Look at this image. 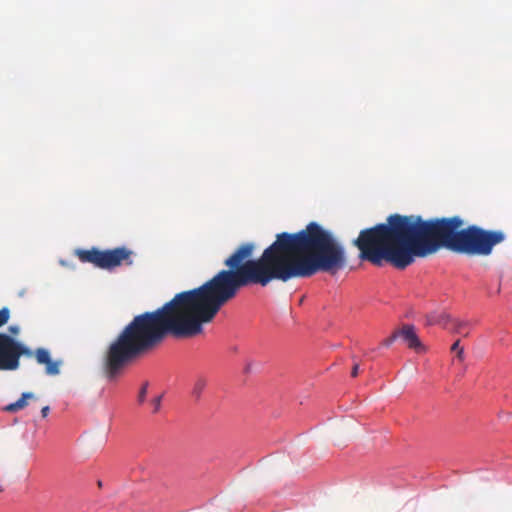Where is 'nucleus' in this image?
Returning <instances> with one entry per match:
<instances>
[{
    "label": "nucleus",
    "instance_id": "f257e3e1",
    "mask_svg": "<svg viewBox=\"0 0 512 512\" xmlns=\"http://www.w3.org/2000/svg\"><path fill=\"white\" fill-rule=\"evenodd\" d=\"M255 248L253 242L240 244L225 259L227 269L198 288L176 294L161 308L136 315L105 353L106 377H118L126 366L153 351L168 335L188 338L202 333L203 324L211 322L243 287H266L273 281L308 278L318 272L334 274L347 263L343 245L317 222L295 233H278L261 256L252 259Z\"/></svg>",
    "mask_w": 512,
    "mask_h": 512
},
{
    "label": "nucleus",
    "instance_id": "f03ea898",
    "mask_svg": "<svg viewBox=\"0 0 512 512\" xmlns=\"http://www.w3.org/2000/svg\"><path fill=\"white\" fill-rule=\"evenodd\" d=\"M460 216L425 220L420 215L391 214L385 223L360 231L353 240L359 258L375 266L388 263L403 270L441 248L467 256H488L506 235L477 225L464 227Z\"/></svg>",
    "mask_w": 512,
    "mask_h": 512
},
{
    "label": "nucleus",
    "instance_id": "7ed1b4c3",
    "mask_svg": "<svg viewBox=\"0 0 512 512\" xmlns=\"http://www.w3.org/2000/svg\"><path fill=\"white\" fill-rule=\"evenodd\" d=\"M132 254L133 252L124 246L108 250H99L96 247L75 250V255L82 263H91L105 270H112L122 264L131 265Z\"/></svg>",
    "mask_w": 512,
    "mask_h": 512
},
{
    "label": "nucleus",
    "instance_id": "20e7f679",
    "mask_svg": "<svg viewBox=\"0 0 512 512\" xmlns=\"http://www.w3.org/2000/svg\"><path fill=\"white\" fill-rule=\"evenodd\" d=\"M33 352L7 334H0V370H16L21 356L31 357Z\"/></svg>",
    "mask_w": 512,
    "mask_h": 512
},
{
    "label": "nucleus",
    "instance_id": "39448f33",
    "mask_svg": "<svg viewBox=\"0 0 512 512\" xmlns=\"http://www.w3.org/2000/svg\"><path fill=\"white\" fill-rule=\"evenodd\" d=\"M35 358L39 364L45 365V372L48 375H58L60 373L61 361H53L50 353L45 348H38L34 352Z\"/></svg>",
    "mask_w": 512,
    "mask_h": 512
},
{
    "label": "nucleus",
    "instance_id": "423d86ee",
    "mask_svg": "<svg viewBox=\"0 0 512 512\" xmlns=\"http://www.w3.org/2000/svg\"><path fill=\"white\" fill-rule=\"evenodd\" d=\"M399 337L407 344L410 349L416 352H424L425 347L421 343L420 339L416 335L415 328L412 325H404L398 330Z\"/></svg>",
    "mask_w": 512,
    "mask_h": 512
},
{
    "label": "nucleus",
    "instance_id": "0eeeda50",
    "mask_svg": "<svg viewBox=\"0 0 512 512\" xmlns=\"http://www.w3.org/2000/svg\"><path fill=\"white\" fill-rule=\"evenodd\" d=\"M34 394L31 392H25L21 395V397L14 403L7 405L4 410L7 412H16L21 410L27 406V400L33 399Z\"/></svg>",
    "mask_w": 512,
    "mask_h": 512
},
{
    "label": "nucleus",
    "instance_id": "6e6552de",
    "mask_svg": "<svg viewBox=\"0 0 512 512\" xmlns=\"http://www.w3.org/2000/svg\"><path fill=\"white\" fill-rule=\"evenodd\" d=\"M452 320L453 319L450 317V315L446 313L434 314L431 315L428 319L429 324H438L449 330L451 327Z\"/></svg>",
    "mask_w": 512,
    "mask_h": 512
},
{
    "label": "nucleus",
    "instance_id": "1a4fd4ad",
    "mask_svg": "<svg viewBox=\"0 0 512 512\" xmlns=\"http://www.w3.org/2000/svg\"><path fill=\"white\" fill-rule=\"evenodd\" d=\"M468 327L469 323L466 321H462L459 319H453L451 323L450 330L455 333L463 334L464 336L468 335Z\"/></svg>",
    "mask_w": 512,
    "mask_h": 512
},
{
    "label": "nucleus",
    "instance_id": "9d476101",
    "mask_svg": "<svg viewBox=\"0 0 512 512\" xmlns=\"http://www.w3.org/2000/svg\"><path fill=\"white\" fill-rule=\"evenodd\" d=\"M451 351H457V358L459 360L462 361L464 359V350L462 347H460V340H457L453 343L451 346Z\"/></svg>",
    "mask_w": 512,
    "mask_h": 512
},
{
    "label": "nucleus",
    "instance_id": "9b49d317",
    "mask_svg": "<svg viewBox=\"0 0 512 512\" xmlns=\"http://www.w3.org/2000/svg\"><path fill=\"white\" fill-rule=\"evenodd\" d=\"M205 385H206V383L203 379L197 380V382L195 383L194 389H193V394H195L198 397L201 394V392L203 391Z\"/></svg>",
    "mask_w": 512,
    "mask_h": 512
},
{
    "label": "nucleus",
    "instance_id": "f8f14e48",
    "mask_svg": "<svg viewBox=\"0 0 512 512\" xmlns=\"http://www.w3.org/2000/svg\"><path fill=\"white\" fill-rule=\"evenodd\" d=\"M147 392H148V383H144L139 391V394H138L139 404H142L145 401Z\"/></svg>",
    "mask_w": 512,
    "mask_h": 512
},
{
    "label": "nucleus",
    "instance_id": "ddd939ff",
    "mask_svg": "<svg viewBox=\"0 0 512 512\" xmlns=\"http://www.w3.org/2000/svg\"><path fill=\"white\" fill-rule=\"evenodd\" d=\"M162 395H159L152 399L151 404L153 406V413H158L161 408Z\"/></svg>",
    "mask_w": 512,
    "mask_h": 512
},
{
    "label": "nucleus",
    "instance_id": "4468645a",
    "mask_svg": "<svg viewBox=\"0 0 512 512\" xmlns=\"http://www.w3.org/2000/svg\"><path fill=\"white\" fill-rule=\"evenodd\" d=\"M9 319V310L7 308H2L0 310V327L7 323Z\"/></svg>",
    "mask_w": 512,
    "mask_h": 512
},
{
    "label": "nucleus",
    "instance_id": "2eb2a0df",
    "mask_svg": "<svg viewBox=\"0 0 512 512\" xmlns=\"http://www.w3.org/2000/svg\"><path fill=\"white\" fill-rule=\"evenodd\" d=\"M399 337V333H398V330H396L395 332L392 333V335L388 338H386L383 342H382V345L388 347L390 346L397 338Z\"/></svg>",
    "mask_w": 512,
    "mask_h": 512
},
{
    "label": "nucleus",
    "instance_id": "dca6fc26",
    "mask_svg": "<svg viewBox=\"0 0 512 512\" xmlns=\"http://www.w3.org/2000/svg\"><path fill=\"white\" fill-rule=\"evenodd\" d=\"M359 373V364L355 363L352 367L351 376L356 377Z\"/></svg>",
    "mask_w": 512,
    "mask_h": 512
},
{
    "label": "nucleus",
    "instance_id": "f3484780",
    "mask_svg": "<svg viewBox=\"0 0 512 512\" xmlns=\"http://www.w3.org/2000/svg\"><path fill=\"white\" fill-rule=\"evenodd\" d=\"M50 411V408L49 406H44L42 409H41V415L43 418L47 417L48 413Z\"/></svg>",
    "mask_w": 512,
    "mask_h": 512
},
{
    "label": "nucleus",
    "instance_id": "a211bd4d",
    "mask_svg": "<svg viewBox=\"0 0 512 512\" xmlns=\"http://www.w3.org/2000/svg\"><path fill=\"white\" fill-rule=\"evenodd\" d=\"M9 331L11 332V334H17L19 331V328L15 327V326H11V327H9Z\"/></svg>",
    "mask_w": 512,
    "mask_h": 512
}]
</instances>
